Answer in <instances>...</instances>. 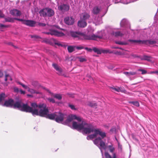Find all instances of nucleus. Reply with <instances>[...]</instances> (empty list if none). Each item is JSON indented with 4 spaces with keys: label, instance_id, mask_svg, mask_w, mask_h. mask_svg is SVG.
Returning a JSON list of instances; mask_svg holds the SVG:
<instances>
[{
    "label": "nucleus",
    "instance_id": "nucleus-41",
    "mask_svg": "<svg viewBox=\"0 0 158 158\" xmlns=\"http://www.w3.org/2000/svg\"><path fill=\"white\" fill-rule=\"evenodd\" d=\"M115 43L116 44H120V45H125V44H125L124 42H122L121 41H116Z\"/></svg>",
    "mask_w": 158,
    "mask_h": 158
},
{
    "label": "nucleus",
    "instance_id": "nucleus-26",
    "mask_svg": "<svg viewBox=\"0 0 158 158\" xmlns=\"http://www.w3.org/2000/svg\"><path fill=\"white\" fill-rule=\"evenodd\" d=\"M113 35L115 36H122L123 35L122 33L119 31L113 32Z\"/></svg>",
    "mask_w": 158,
    "mask_h": 158
},
{
    "label": "nucleus",
    "instance_id": "nucleus-9",
    "mask_svg": "<svg viewBox=\"0 0 158 158\" xmlns=\"http://www.w3.org/2000/svg\"><path fill=\"white\" fill-rule=\"evenodd\" d=\"M55 121L58 123L62 122L65 118V115L60 113H56Z\"/></svg>",
    "mask_w": 158,
    "mask_h": 158
},
{
    "label": "nucleus",
    "instance_id": "nucleus-21",
    "mask_svg": "<svg viewBox=\"0 0 158 158\" xmlns=\"http://www.w3.org/2000/svg\"><path fill=\"white\" fill-rule=\"evenodd\" d=\"M31 84L33 85L35 88H39L40 87H43L37 81H33Z\"/></svg>",
    "mask_w": 158,
    "mask_h": 158
},
{
    "label": "nucleus",
    "instance_id": "nucleus-18",
    "mask_svg": "<svg viewBox=\"0 0 158 158\" xmlns=\"http://www.w3.org/2000/svg\"><path fill=\"white\" fill-rule=\"evenodd\" d=\"M94 21L97 24H100L102 22L101 18L98 16L95 17Z\"/></svg>",
    "mask_w": 158,
    "mask_h": 158
},
{
    "label": "nucleus",
    "instance_id": "nucleus-43",
    "mask_svg": "<svg viewBox=\"0 0 158 158\" xmlns=\"http://www.w3.org/2000/svg\"><path fill=\"white\" fill-rule=\"evenodd\" d=\"M15 19H16V20H17L21 21L22 22V23L24 24V21H25V20H23V19H18V18H15Z\"/></svg>",
    "mask_w": 158,
    "mask_h": 158
},
{
    "label": "nucleus",
    "instance_id": "nucleus-53",
    "mask_svg": "<svg viewBox=\"0 0 158 158\" xmlns=\"http://www.w3.org/2000/svg\"><path fill=\"white\" fill-rule=\"evenodd\" d=\"M110 131L112 132H114L115 131V129L114 128H112L110 129Z\"/></svg>",
    "mask_w": 158,
    "mask_h": 158
},
{
    "label": "nucleus",
    "instance_id": "nucleus-19",
    "mask_svg": "<svg viewBox=\"0 0 158 158\" xmlns=\"http://www.w3.org/2000/svg\"><path fill=\"white\" fill-rule=\"evenodd\" d=\"M121 27H127V26L129 25L128 21L125 19H123L120 23Z\"/></svg>",
    "mask_w": 158,
    "mask_h": 158
},
{
    "label": "nucleus",
    "instance_id": "nucleus-48",
    "mask_svg": "<svg viewBox=\"0 0 158 158\" xmlns=\"http://www.w3.org/2000/svg\"><path fill=\"white\" fill-rule=\"evenodd\" d=\"M76 48L78 50L84 48L82 46H77L76 47Z\"/></svg>",
    "mask_w": 158,
    "mask_h": 158
},
{
    "label": "nucleus",
    "instance_id": "nucleus-13",
    "mask_svg": "<svg viewBox=\"0 0 158 158\" xmlns=\"http://www.w3.org/2000/svg\"><path fill=\"white\" fill-rule=\"evenodd\" d=\"M46 90L50 94V95L51 96L54 97V98L58 99V100H60L62 99L61 95L59 94H53L48 89H46Z\"/></svg>",
    "mask_w": 158,
    "mask_h": 158
},
{
    "label": "nucleus",
    "instance_id": "nucleus-54",
    "mask_svg": "<svg viewBox=\"0 0 158 158\" xmlns=\"http://www.w3.org/2000/svg\"><path fill=\"white\" fill-rule=\"evenodd\" d=\"M131 56L134 58L139 57L138 56L136 55H135V54H132Z\"/></svg>",
    "mask_w": 158,
    "mask_h": 158
},
{
    "label": "nucleus",
    "instance_id": "nucleus-6",
    "mask_svg": "<svg viewBox=\"0 0 158 158\" xmlns=\"http://www.w3.org/2000/svg\"><path fill=\"white\" fill-rule=\"evenodd\" d=\"M39 13L40 16L43 17H51L54 15V12L52 9L47 8L41 10Z\"/></svg>",
    "mask_w": 158,
    "mask_h": 158
},
{
    "label": "nucleus",
    "instance_id": "nucleus-4",
    "mask_svg": "<svg viewBox=\"0 0 158 158\" xmlns=\"http://www.w3.org/2000/svg\"><path fill=\"white\" fill-rule=\"evenodd\" d=\"M71 35L73 37L77 38L80 40H96L98 38L101 39L102 37V35H96L94 34L86 35L80 32L73 31L71 32Z\"/></svg>",
    "mask_w": 158,
    "mask_h": 158
},
{
    "label": "nucleus",
    "instance_id": "nucleus-55",
    "mask_svg": "<svg viewBox=\"0 0 158 158\" xmlns=\"http://www.w3.org/2000/svg\"><path fill=\"white\" fill-rule=\"evenodd\" d=\"M3 75V74L2 72L0 71V77H2Z\"/></svg>",
    "mask_w": 158,
    "mask_h": 158
},
{
    "label": "nucleus",
    "instance_id": "nucleus-22",
    "mask_svg": "<svg viewBox=\"0 0 158 158\" xmlns=\"http://www.w3.org/2000/svg\"><path fill=\"white\" fill-rule=\"evenodd\" d=\"M93 50L98 54H101L102 53V49H99L96 48H94L93 49Z\"/></svg>",
    "mask_w": 158,
    "mask_h": 158
},
{
    "label": "nucleus",
    "instance_id": "nucleus-24",
    "mask_svg": "<svg viewBox=\"0 0 158 158\" xmlns=\"http://www.w3.org/2000/svg\"><path fill=\"white\" fill-rule=\"evenodd\" d=\"M151 57L150 56H148L146 55H144L141 58V60H147L148 61H150V60Z\"/></svg>",
    "mask_w": 158,
    "mask_h": 158
},
{
    "label": "nucleus",
    "instance_id": "nucleus-3",
    "mask_svg": "<svg viewBox=\"0 0 158 158\" xmlns=\"http://www.w3.org/2000/svg\"><path fill=\"white\" fill-rule=\"evenodd\" d=\"M31 111L30 112L33 115H40L51 120H55L56 113L49 114L48 110L45 104H42L37 105L35 103H32L31 104Z\"/></svg>",
    "mask_w": 158,
    "mask_h": 158
},
{
    "label": "nucleus",
    "instance_id": "nucleus-30",
    "mask_svg": "<svg viewBox=\"0 0 158 158\" xmlns=\"http://www.w3.org/2000/svg\"><path fill=\"white\" fill-rule=\"evenodd\" d=\"M137 71H138L141 72V74H145L147 73V71L146 70L142 69H138L137 70Z\"/></svg>",
    "mask_w": 158,
    "mask_h": 158
},
{
    "label": "nucleus",
    "instance_id": "nucleus-32",
    "mask_svg": "<svg viewBox=\"0 0 158 158\" xmlns=\"http://www.w3.org/2000/svg\"><path fill=\"white\" fill-rule=\"evenodd\" d=\"M88 106L92 107L96 106V103L94 102H89L88 103Z\"/></svg>",
    "mask_w": 158,
    "mask_h": 158
},
{
    "label": "nucleus",
    "instance_id": "nucleus-57",
    "mask_svg": "<svg viewBox=\"0 0 158 158\" xmlns=\"http://www.w3.org/2000/svg\"><path fill=\"white\" fill-rule=\"evenodd\" d=\"M35 94H40L41 93L40 92L36 91L35 90Z\"/></svg>",
    "mask_w": 158,
    "mask_h": 158
},
{
    "label": "nucleus",
    "instance_id": "nucleus-62",
    "mask_svg": "<svg viewBox=\"0 0 158 158\" xmlns=\"http://www.w3.org/2000/svg\"><path fill=\"white\" fill-rule=\"evenodd\" d=\"M155 73L158 74V71H155Z\"/></svg>",
    "mask_w": 158,
    "mask_h": 158
},
{
    "label": "nucleus",
    "instance_id": "nucleus-38",
    "mask_svg": "<svg viewBox=\"0 0 158 158\" xmlns=\"http://www.w3.org/2000/svg\"><path fill=\"white\" fill-rule=\"evenodd\" d=\"M105 155L106 158H112L108 152H106Z\"/></svg>",
    "mask_w": 158,
    "mask_h": 158
},
{
    "label": "nucleus",
    "instance_id": "nucleus-12",
    "mask_svg": "<svg viewBox=\"0 0 158 158\" xmlns=\"http://www.w3.org/2000/svg\"><path fill=\"white\" fill-rule=\"evenodd\" d=\"M64 21L66 24L69 25H71L74 23V20L72 17H68L64 19Z\"/></svg>",
    "mask_w": 158,
    "mask_h": 158
},
{
    "label": "nucleus",
    "instance_id": "nucleus-14",
    "mask_svg": "<svg viewBox=\"0 0 158 158\" xmlns=\"http://www.w3.org/2000/svg\"><path fill=\"white\" fill-rule=\"evenodd\" d=\"M36 23V22L32 20H25L24 21V24L31 27H34Z\"/></svg>",
    "mask_w": 158,
    "mask_h": 158
},
{
    "label": "nucleus",
    "instance_id": "nucleus-31",
    "mask_svg": "<svg viewBox=\"0 0 158 158\" xmlns=\"http://www.w3.org/2000/svg\"><path fill=\"white\" fill-rule=\"evenodd\" d=\"M102 53H113V52L111 51V50H109V49H105L103 50L102 49Z\"/></svg>",
    "mask_w": 158,
    "mask_h": 158
},
{
    "label": "nucleus",
    "instance_id": "nucleus-15",
    "mask_svg": "<svg viewBox=\"0 0 158 158\" xmlns=\"http://www.w3.org/2000/svg\"><path fill=\"white\" fill-rule=\"evenodd\" d=\"M78 25L80 27H84L86 26L87 23L84 20L80 19V20L78 22Z\"/></svg>",
    "mask_w": 158,
    "mask_h": 158
},
{
    "label": "nucleus",
    "instance_id": "nucleus-37",
    "mask_svg": "<svg viewBox=\"0 0 158 158\" xmlns=\"http://www.w3.org/2000/svg\"><path fill=\"white\" fill-rule=\"evenodd\" d=\"M31 38L33 39L34 40L39 39L40 38L39 36L37 35H31Z\"/></svg>",
    "mask_w": 158,
    "mask_h": 158
},
{
    "label": "nucleus",
    "instance_id": "nucleus-49",
    "mask_svg": "<svg viewBox=\"0 0 158 158\" xmlns=\"http://www.w3.org/2000/svg\"><path fill=\"white\" fill-rule=\"evenodd\" d=\"M85 49L89 52H91L92 50H93V49H91L88 48H85Z\"/></svg>",
    "mask_w": 158,
    "mask_h": 158
},
{
    "label": "nucleus",
    "instance_id": "nucleus-36",
    "mask_svg": "<svg viewBox=\"0 0 158 158\" xmlns=\"http://www.w3.org/2000/svg\"><path fill=\"white\" fill-rule=\"evenodd\" d=\"M137 74V73L136 72H129V77H131V76L132 75H136Z\"/></svg>",
    "mask_w": 158,
    "mask_h": 158
},
{
    "label": "nucleus",
    "instance_id": "nucleus-60",
    "mask_svg": "<svg viewBox=\"0 0 158 158\" xmlns=\"http://www.w3.org/2000/svg\"><path fill=\"white\" fill-rule=\"evenodd\" d=\"M150 74L155 73V71H152L150 73Z\"/></svg>",
    "mask_w": 158,
    "mask_h": 158
},
{
    "label": "nucleus",
    "instance_id": "nucleus-39",
    "mask_svg": "<svg viewBox=\"0 0 158 158\" xmlns=\"http://www.w3.org/2000/svg\"><path fill=\"white\" fill-rule=\"evenodd\" d=\"M19 84L22 85V86L25 89H28L29 88V87H28L27 86L21 83H19Z\"/></svg>",
    "mask_w": 158,
    "mask_h": 158
},
{
    "label": "nucleus",
    "instance_id": "nucleus-61",
    "mask_svg": "<svg viewBox=\"0 0 158 158\" xmlns=\"http://www.w3.org/2000/svg\"><path fill=\"white\" fill-rule=\"evenodd\" d=\"M106 12H107V11H105V12L104 13V14L102 15V16H104L105 15V14L106 13Z\"/></svg>",
    "mask_w": 158,
    "mask_h": 158
},
{
    "label": "nucleus",
    "instance_id": "nucleus-63",
    "mask_svg": "<svg viewBox=\"0 0 158 158\" xmlns=\"http://www.w3.org/2000/svg\"><path fill=\"white\" fill-rule=\"evenodd\" d=\"M118 148H120L121 149V150L122 149V148H121V146H120L119 145H118Z\"/></svg>",
    "mask_w": 158,
    "mask_h": 158
},
{
    "label": "nucleus",
    "instance_id": "nucleus-8",
    "mask_svg": "<svg viewBox=\"0 0 158 158\" xmlns=\"http://www.w3.org/2000/svg\"><path fill=\"white\" fill-rule=\"evenodd\" d=\"M46 34L48 35H54L57 36H62L64 35V34L62 32H60L55 30H51L49 32H46Z\"/></svg>",
    "mask_w": 158,
    "mask_h": 158
},
{
    "label": "nucleus",
    "instance_id": "nucleus-64",
    "mask_svg": "<svg viewBox=\"0 0 158 158\" xmlns=\"http://www.w3.org/2000/svg\"><path fill=\"white\" fill-rule=\"evenodd\" d=\"M70 97H71L72 98H73L74 97V96H73V95H72L71 96H70Z\"/></svg>",
    "mask_w": 158,
    "mask_h": 158
},
{
    "label": "nucleus",
    "instance_id": "nucleus-23",
    "mask_svg": "<svg viewBox=\"0 0 158 158\" xmlns=\"http://www.w3.org/2000/svg\"><path fill=\"white\" fill-rule=\"evenodd\" d=\"M79 60L81 62H85L87 61L86 57L85 56H80L77 57Z\"/></svg>",
    "mask_w": 158,
    "mask_h": 158
},
{
    "label": "nucleus",
    "instance_id": "nucleus-50",
    "mask_svg": "<svg viewBox=\"0 0 158 158\" xmlns=\"http://www.w3.org/2000/svg\"><path fill=\"white\" fill-rule=\"evenodd\" d=\"M19 91L20 92V93L22 94H25V92L24 91L22 90L21 89Z\"/></svg>",
    "mask_w": 158,
    "mask_h": 158
},
{
    "label": "nucleus",
    "instance_id": "nucleus-34",
    "mask_svg": "<svg viewBox=\"0 0 158 158\" xmlns=\"http://www.w3.org/2000/svg\"><path fill=\"white\" fill-rule=\"evenodd\" d=\"M35 90L32 89H30L29 87L28 89V91L30 92L32 94H35Z\"/></svg>",
    "mask_w": 158,
    "mask_h": 158
},
{
    "label": "nucleus",
    "instance_id": "nucleus-2",
    "mask_svg": "<svg viewBox=\"0 0 158 158\" xmlns=\"http://www.w3.org/2000/svg\"><path fill=\"white\" fill-rule=\"evenodd\" d=\"M6 97V95L5 94L2 93L0 94V105L6 107L17 108L21 110L26 112H30L31 111V107L28 106L27 104H24L21 101L15 102L14 100L11 98L5 101Z\"/></svg>",
    "mask_w": 158,
    "mask_h": 158
},
{
    "label": "nucleus",
    "instance_id": "nucleus-51",
    "mask_svg": "<svg viewBox=\"0 0 158 158\" xmlns=\"http://www.w3.org/2000/svg\"><path fill=\"white\" fill-rule=\"evenodd\" d=\"M14 91H15L17 92H19V91L18 88H14Z\"/></svg>",
    "mask_w": 158,
    "mask_h": 158
},
{
    "label": "nucleus",
    "instance_id": "nucleus-25",
    "mask_svg": "<svg viewBox=\"0 0 158 158\" xmlns=\"http://www.w3.org/2000/svg\"><path fill=\"white\" fill-rule=\"evenodd\" d=\"M108 148H109L110 152L111 153H113L114 152L115 150V148L112 145H109L108 146Z\"/></svg>",
    "mask_w": 158,
    "mask_h": 158
},
{
    "label": "nucleus",
    "instance_id": "nucleus-7",
    "mask_svg": "<svg viewBox=\"0 0 158 158\" xmlns=\"http://www.w3.org/2000/svg\"><path fill=\"white\" fill-rule=\"evenodd\" d=\"M52 66L56 71V73L59 75L64 76L62 69L57 64L53 63Z\"/></svg>",
    "mask_w": 158,
    "mask_h": 158
},
{
    "label": "nucleus",
    "instance_id": "nucleus-59",
    "mask_svg": "<svg viewBox=\"0 0 158 158\" xmlns=\"http://www.w3.org/2000/svg\"><path fill=\"white\" fill-rule=\"evenodd\" d=\"M27 96H28V97H33L32 95H31V94H27Z\"/></svg>",
    "mask_w": 158,
    "mask_h": 158
},
{
    "label": "nucleus",
    "instance_id": "nucleus-58",
    "mask_svg": "<svg viewBox=\"0 0 158 158\" xmlns=\"http://www.w3.org/2000/svg\"><path fill=\"white\" fill-rule=\"evenodd\" d=\"M0 27H5V26L4 25L1 24H0Z\"/></svg>",
    "mask_w": 158,
    "mask_h": 158
},
{
    "label": "nucleus",
    "instance_id": "nucleus-16",
    "mask_svg": "<svg viewBox=\"0 0 158 158\" xmlns=\"http://www.w3.org/2000/svg\"><path fill=\"white\" fill-rule=\"evenodd\" d=\"M10 14L15 16H19L21 15V12L16 9L10 11Z\"/></svg>",
    "mask_w": 158,
    "mask_h": 158
},
{
    "label": "nucleus",
    "instance_id": "nucleus-20",
    "mask_svg": "<svg viewBox=\"0 0 158 158\" xmlns=\"http://www.w3.org/2000/svg\"><path fill=\"white\" fill-rule=\"evenodd\" d=\"M111 88L113 90L118 92H123L124 91L123 89L121 87H111Z\"/></svg>",
    "mask_w": 158,
    "mask_h": 158
},
{
    "label": "nucleus",
    "instance_id": "nucleus-5",
    "mask_svg": "<svg viewBox=\"0 0 158 158\" xmlns=\"http://www.w3.org/2000/svg\"><path fill=\"white\" fill-rule=\"evenodd\" d=\"M129 41L134 44H145L147 45L154 44L156 43L155 41L153 40H129Z\"/></svg>",
    "mask_w": 158,
    "mask_h": 158
},
{
    "label": "nucleus",
    "instance_id": "nucleus-47",
    "mask_svg": "<svg viewBox=\"0 0 158 158\" xmlns=\"http://www.w3.org/2000/svg\"><path fill=\"white\" fill-rule=\"evenodd\" d=\"M111 48H115V49H121L123 50V49L121 48H119L118 47H115V46H112L111 47Z\"/></svg>",
    "mask_w": 158,
    "mask_h": 158
},
{
    "label": "nucleus",
    "instance_id": "nucleus-46",
    "mask_svg": "<svg viewBox=\"0 0 158 158\" xmlns=\"http://www.w3.org/2000/svg\"><path fill=\"white\" fill-rule=\"evenodd\" d=\"M123 73L126 75L127 77H129V72H124Z\"/></svg>",
    "mask_w": 158,
    "mask_h": 158
},
{
    "label": "nucleus",
    "instance_id": "nucleus-56",
    "mask_svg": "<svg viewBox=\"0 0 158 158\" xmlns=\"http://www.w3.org/2000/svg\"><path fill=\"white\" fill-rule=\"evenodd\" d=\"M113 158H116V156L115 153H113Z\"/></svg>",
    "mask_w": 158,
    "mask_h": 158
},
{
    "label": "nucleus",
    "instance_id": "nucleus-29",
    "mask_svg": "<svg viewBox=\"0 0 158 158\" xmlns=\"http://www.w3.org/2000/svg\"><path fill=\"white\" fill-rule=\"evenodd\" d=\"M130 103L136 106H139V102L137 101H131L129 102Z\"/></svg>",
    "mask_w": 158,
    "mask_h": 158
},
{
    "label": "nucleus",
    "instance_id": "nucleus-45",
    "mask_svg": "<svg viewBox=\"0 0 158 158\" xmlns=\"http://www.w3.org/2000/svg\"><path fill=\"white\" fill-rule=\"evenodd\" d=\"M39 26L42 27H44L46 26V24L44 23H39Z\"/></svg>",
    "mask_w": 158,
    "mask_h": 158
},
{
    "label": "nucleus",
    "instance_id": "nucleus-42",
    "mask_svg": "<svg viewBox=\"0 0 158 158\" xmlns=\"http://www.w3.org/2000/svg\"><path fill=\"white\" fill-rule=\"evenodd\" d=\"M54 42L55 43V44L56 45H57L58 46H62V45L59 42L55 40H54Z\"/></svg>",
    "mask_w": 158,
    "mask_h": 158
},
{
    "label": "nucleus",
    "instance_id": "nucleus-10",
    "mask_svg": "<svg viewBox=\"0 0 158 158\" xmlns=\"http://www.w3.org/2000/svg\"><path fill=\"white\" fill-rule=\"evenodd\" d=\"M102 10V8L100 6H94L92 10V12L95 15L99 14Z\"/></svg>",
    "mask_w": 158,
    "mask_h": 158
},
{
    "label": "nucleus",
    "instance_id": "nucleus-27",
    "mask_svg": "<svg viewBox=\"0 0 158 158\" xmlns=\"http://www.w3.org/2000/svg\"><path fill=\"white\" fill-rule=\"evenodd\" d=\"M75 47L69 46L68 47V50L69 52H72L74 51V48Z\"/></svg>",
    "mask_w": 158,
    "mask_h": 158
},
{
    "label": "nucleus",
    "instance_id": "nucleus-28",
    "mask_svg": "<svg viewBox=\"0 0 158 158\" xmlns=\"http://www.w3.org/2000/svg\"><path fill=\"white\" fill-rule=\"evenodd\" d=\"M5 81H6L7 80H10V81H12V79L11 78V77L10 76L9 74H6L5 75Z\"/></svg>",
    "mask_w": 158,
    "mask_h": 158
},
{
    "label": "nucleus",
    "instance_id": "nucleus-1",
    "mask_svg": "<svg viewBox=\"0 0 158 158\" xmlns=\"http://www.w3.org/2000/svg\"><path fill=\"white\" fill-rule=\"evenodd\" d=\"M72 122V127L73 129L78 131H81L83 133L86 134H89L91 132L94 133L93 134L87 136L86 138L87 140L92 139L96 137L98 135L101 136V137L96 138L94 140L93 142L99 148L103 156L102 149L106 150V147L105 143L102 140V139L106 136V133L102 131L100 129L95 128L91 124L86 123L83 121L81 118L75 115L71 114L69 115L67 119L64 122V124L69 126V124Z\"/></svg>",
    "mask_w": 158,
    "mask_h": 158
},
{
    "label": "nucleus",
    "instance_id": "nucleus-11",
    "mask_svg": "<svg viewBox=\"0 0 158 158\" xmlns=\"http://www.w3.org/2000/svg\"><path fill=\"white\" fill-rule=\"evenodd\" d=\"M58 9L59 10L62 11H67L69 10V6L66 4H61L60 5H58Z\"/></svg>",
    "mask_w": 158,
    "mask_h": 158
},
{
    "label": "nucleus",
    "instance_id": "nucleus-52",
    "mask_svg": "<svg viewBox=\"0 0 158 158\" xmlns=\"http://www.w3.org/2000/svg\"><path fill=\"white\" fill-rule=\"evenodd\" d=\"M4 16V15L2 13L1 11L0 10V17H3Z\"/></svg>",
    "mask_w": 158,
    "mask_h": 158
},
{
    "label": "nucleus",
    "instance_id": "nucleus-33",
    "mask_svg": "<svg viewBox=\"0 0 158 158\" xmlns=\"http://www.w3.org/2000/svg\"><path fill=\"white\" fill-rule=\"evenodd\" d=\"M48 100L50 102L52 103H55V100L54 99L52 98H47Z\"/></svg>",
    "mask_w": 158,
    "mask_h": 158
},
{
    "label": "nucleus",
    "instance_id": "nucleus-17",
    "mask_svg": "<svg viewBox=\"0 0 158 158\" xmlns=\"http://www.w3.org/2000/svg\"><path fill=\"white\" fill-rule=\"evenodd\" d=\"M89 17L90 16L88 14L85 13L82 14L80 17V19L85 21V20L89 19Z\"/></svg>",
    "mask_w": 158,
    "mask_h": 158
},
{
    "label": "nucleus",
    "instance_id": "nucleus-35",
    "mask_svg": "<svg viewBox=\"0 0 158 158\" xmlns=\"http://www.w3.org/2000/svg\"><path fill=\"white\" fill-rule=\"evenodd\" d=\"M103 3H104L105 4H106V5L107 6H108L110 3V0H104L103 1Z\"/></svg>",
    "mask_w": 158,
    "mask_h": 158
},
{
    "label": "nucleus",
    "instance_id": "nucleus-40",
    "mask_svg": "<svg viewBox=\"0 0 158 158\" xmlns=\"http://www.w3.org/2000/svg\"><path fill=\"white\" fill-rule=\"evenodd\" d=\"M69 106L72 110H76V108L73 105L69 104Z\"/></svg>",
    "mask_w": 158,
    "mask_h": 158
},
{
    "label": "nucleus",
    "instance_id": "nucleus-44",
    "mask_svg": "<svg viewBox=\"0 0 158 158\" xmlns=\"http://www.w3.org/2000/svg\"><path fill=\"white\" fill-rule=\"evenodd\" d=\"M127 51H123L122 53H121L120 52H119V53L120 54H122L123 55H126L128 53H127Z\"/></svg>",
    "mask_w": 158,
    "mask_h": 158
}]
</instances>
